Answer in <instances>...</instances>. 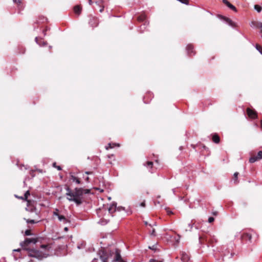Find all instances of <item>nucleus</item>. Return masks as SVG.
Wrapping results in <instances>:
<instances>
[{
	"label": "nucleus",
	"mask_w": 262,
	"mask_h": 262,
	"mask_svg": "<svg viewBox=\"0 0 262 262\" xmlns=\"http://www.w3.org/2000/svg\"><path fill=\"white\" fill-rule=\"evenodd\" d=\"M149 262H163V261H158L154 259H150Z\"/></svg>",
	"instance_id": "c9c22d12"
},
{
	"label": "nucleus",
	"mask_w": 262,
	"mask_h": 262,
	"mask_svg": "<svg viewBox=\"0 0 262 262\" xmlns=\"http://www.w3.org/2000/svg\"><path fill=\"white\" fill-rule=\"evenodd\" d=\"M249 25L252 28L260 27L262 29V23H258L255 21H252Z\"/></svg>",
	"instance_id": "f8f14e48"
},
{
	"label": "nucleus",
	"mask_w": 262,
	"mask_h": 262,
	"mask_svg": "<svg viewBox=\"0 0 262 262\" xmlns=\"http://www.w3.org/2000/svg\"><path fill=\"white\" fill-rule=\"evenodd\" d=\"M85 173L88 175H91L93 174V172L92 171H86Z\"/></svg>",
	"instance_id": "ea45409f"
},
{
	"label": "nucleus",
	"mask_w": 262,
	"mask_h": 262,
	"mask_svg": "<svg viewBox=\"0 0 262 262\" xmlns=\"http://www.w3.org/2000/svg\"><path fill=\"white\" fill-rule=\"evenodd\" d=\"M261 38H262V34H261Z\"/></svg>",
	"instance_id": "6e6d98bb"
},
{
	"label": "nucleus",
	"mask_w": 262,
	"mask_h": 262,
	"mask_svg": "<svg viewBox=\"0 0 262 262\" xmlns=\"http://www.w3.org/2000/svg\"><path fill=\"white\" fill-rule=\"evenodd\" d=\"M35 23L36 24H39L40 23V21L39 20H36V21Z\"/></svg>",
	"instance_id": "603ef678"
},
{
	"label": "nucleus",
	"mask_w": 262,
	"mask_h": 262,
	"mask_svg": "<svg viewBox=\"0 0 262 262\" xmlns=\"http://www.w3.org/2000/svg\"><path fill=\"white\" fill-rule=\"evenodd\" d=\"M88 1H89V4L90 5H92V4H93V2H92V0H88Z\"/></svg>",
	"instance_id": "a19ab883"
},
{
	"label": "nucleus",
	"mask_w": 262,
	"mask_h": 262,
	"mask_svg": "<svg viewBox=\"0 0 262 262\" xmlns=\"http://www.w3.org/2000/svg\"><path fill=\"white\" fill-rule=\"evenodd\" d=\"M238 173L237 172H236L234 173L233 175V179L235 181H236V183H237V176H238Z\"/></svg>",
	"instance_id": "cd10ccee"
},
{
	"label": "nucleus",
	"mask_w": 262,
	"mask_h": 262,
	"mask_svg": "<svg viewBox=\"0 0 262 262\" xmlns=\"http://www.w3.org/2000/svg\"><path fill=\"white\" fill-rule=\"evenodd\" d=\"M212 140L215 143H219L220 141V138L216 134H213L211 135Z\"/></svg>",
	"instance_id": "4468645a"
},
{
	"label": "nucleus",
	"mask_w": 262,
	"mask_h": 262,
	"mask_svg": "<svg viewBox=\"0 0 262 262\" xmlns=\"http://www.w3.org/2000/svg\"><path fill=\"white\" fill-rule=\"evenodd\" d=\"M26 221V222L28 224H35L39 222V221H36L34 220H30V219H25Z\"/></svg>",
	"instance_id": "412c9836"
},
{
	"label": "nucleus",
	"mask_w": 262,
	"mask_h": 262,
	"mask_svg": "<svg viewBox=\"0 0 262 262\" xmlns=\"http://www.w3.org/2000/svg\"><path fill=\"white\" fill-rule=\"evenodd\" d=\"M146 166L147 167H149V168H152V166H153V163L152 162H150V161H148L147 163H146Z\"/></svg>",
	"instance_id": "a878e982"
},
{
	"label": "nucleus",
	"mask_w": 262,
	"mask_h": 262,
	"mask_svg": "<svg viewBox=\"0 0 262 262\" xmlns=\"http://www.w3.org/2000/svg\"><path fill=\"white\" fill-rule=\"evenodd\" d=\"M187 53L189 56H192L195 54L193 52V47L191 45H187L186 47Z\"/></svg>",
	"instance_id": "9b49d317"
},
{
	"label": "nucleus",
	"mask_w": 262,
	"mask_h": 262,
	"mask_svg": "<svg viewBox=\"0 0 262 262\" xmlns=\"http://www.w3.org/2000/svg\"><path fill=\"white\" fill-rule=\"evenodd\" d=\"M223 3L226 5L229 8L231 9L234 12H237V9L236 7L233 6L232 4H231L229 2H228L227 0H222Z\"/></svg>",
	"instance_id": "0eeeda50"
},
{
	"label": "nucleus",
	"mask_w": 262,
	"mask_h": 262,
	"mask_svg": "<svg viewBox=\"0 0 262 262\" xmlns=\"http://www.w3.org/2000/svg\"><path fill=\"white\" fill-rule=\"evenodd\" d=\"M65 189L67 191L66 195L67 200L70 202H74L77 205H79L82 203L81 196L84 193H88L90 191L89 189H83L82 188H76L73 191L67 185L65 187Z\"/></svg>",
	"instance_id": "f257e3e1"
},
{
	"label": "nucleus",
	"mask_w": 262,
	"mask_h": 262,
	"mask_svg": "<svg viewBox=\"0 0 262 262\" xmlns=\"http://www.w3.org/2000/svg\"><path fill=\"white\" fill-rule=\"evenodd\" d=\"M124 210V208L123 207H117V211H120L121 210Z\"/></svg>",
	"instance_id": "72a5a7b5"
},
{
	"label": "nucleus",
	"mask_w": 262,
	"mask_h": 262,
	"mask_svg": "<svg viewBox=\"0 0 262 262\" xmlns=\"http://www.w3.org/2000/svg\"><path fill=\"white\" fill-rule=\"evenodd\" d=\"M255 48L257 51H259L262 48V47L259 45L258 44H256L255 45Z\"/></svg>",
	"instance_id": "2f4dec72"
},
{
	"label": "nucleus",
	"mask_w": 262,
	"mask_h": 262,
	"mask_svg": "<svg viewBox=\"0 0 262 262\" xmlns=\"http://www.w3.org/2000/svg\"><path fill=\"white\" fill-rule=\"evenodd\" d=\"M193 223H192V221H191L190 223L187 224V227H186L184 229L185 231H191L193 228Z\"/></svg>",
	"instance_id": "f3484780"
},
{
	"label": "nucleus",
	"mask_w": 262,
	"mask_h": 262,
	"mask_svg": "<svg viewBox=\"0 0 262 262\" xmlns=\"http://www.w3.org/2000/svg\"><path fill=\"white\" fill-rule=\"evenodd\" d=\"M214 217L211 216L208 218V221L209 223H211L212 222H213L214 221Z\"/></svg>",
	"instance_id": "473e14b6"
},
{
	"label": "nucleus",
	"mask_w": 262,
	"mask_h": 262,
	"mask_svg": "<svg viewBox=\"0 0 262 262\" xmlns=\"http://www.w3.org/2000/svg\"><path fill=\"white\" fill-rule=\"evenodd\" d=\"M140 206H142V207H143L145 206V201H144L143 202H142L140 204Z\"/></svg>",
	"instance_id": "58836bf2"
},
{
	"label": "nucleus",
	"mask_w": 262,
	"mask_h": 262,
	"mask_svg": "<svg viewBox=\"0 0 262 262\" xmlns=\"http://www.w3.org/2000/svg\"><path fill=\"white\" fill-rule=\"evenodd\" d=\"M35 41L36 42V43H38V37H35Z\"/></svg>",
	"instance_id": "37998d69"
},
{
	"label": "nucleus",
	"mask_w": 262,
	"mask_h": 262,
	"mask_svg": "<svg viewBox=\"0 0 262 262\" xmlns=\"http://www.w3.org/2000/svg\"><path fill=\"white\" fill-rule=\"evenodd\" d=\"M53 167L56 168L58 170H61V167L60 166H57L56 163L53 164Z\"/></svg>",
	"instance_id": "c85d7f7f"
},
{
	"label": "nucleus",
	"mask_w": 262,
	"mask_h": 262,
	"mask_svg": "<svg viewBox=\"0 0 262 262\" xmlns=\"http://www.w3.org/2000/svg\"><path fill=\"white\" fill-rule=\"evenodd\" d=\"M25 235H31V231L30 230H27L25 231Z\"/></svg>",
	"instance_id": "7c9ffc66"
},
{
	"label": "nucleus",
	"mask_w": 262,
	"mask_h": 262,
	"mask_svg": "<svg viewBox=\"0 0 262 262\" xmlns=\"http://www.w3.org/2000/svg\"><path fill=\"white\" fill-rule=\"evenodd\" d=\"M58 211L59 210L58 209H56L53 212V215L57 216L59 221L62 222L64 224L67 223L68 222V220L64 215L59 214L58 213Z\"/></svg>",
	"instance_id": "20e7f679"
},
{
	"label": "nucleus",
	"mask_w": 262,
	"mask_h": 262,
	"mask_svg": "<svg viewBox=\"0 0 262 262\" xmlns=\"http://www.w3.org/2000/svg\"><path fill=\"white\" fill-rule=\"evenodd\" d=\"M254 9L258 12H260L261 11V9H262L261 7L260 6L258 5H255L254 6Z\"/></svg>",
	"instance_id": "4be33fe9"
},
{
	"label": "nucleus",
	"mask_w": 262,
	"mask_h": 262,
	"mask_svg": "<svg viewBox=\"0 0 262 262\" xmlns=\"http://www.w3.org/2000/svg\"><path fill=\"white\" fill-rule=\"evenodd\" d=\"M144 223L146 226H149L150 227H152L153 226H156L157 225L156 222H154L152 224H149L147 221H144Z\"/></svg>",
	"instance_id": "5701e85b"
},
{
	"label": "nucleus",
	"mask_w": 262,
	"mask_h": 262,
	"mask_svg": "<svg viewBox=\"0 0 262 262\" xmlns=\"http://www.w3.org/2000/svg\"><path fill=\"white\" fill-rule=\"evenodd\" d=\"M260 128L262 129V120H260Z\"/></svg>",
	"instance_id": "49530a36"
},
{
	"label": "nucleus",
	"mask_w": 262,
	"mask_h": 262,
	"mask_svg": "<svg viewBox=\"0 0 262 262\" xmlns=\"http://www.w3.org/2000/svg\"><path fill=\"white\" fill-rule=\"evenodd\" d=\"M144 19H145V17L143 16H140L138 17V20L139 21H143Z\"/></svg>",
	"instance_id": "f704fd0d"
},
{
	"label": "nucleus",
	"mask_w": 262,
	"mask_h": 262,
	"mask_svg": "<svg viewBox=\"0 0 262 262\" xmlns=\"http://www.w3.org/2000/svg\"><path fill=\"white\" fill-rule=\"evenodd\" d=\"M35 210V209H31V211H33V210Z\"/></svg>",
	"instance_id": "864d4df0"
},
{
	"label": "nucleus",
	"mask_w": 262,
	"mask_h": 262,
	"mask_svg": "<svg viewBox=\"0 0 262 262\" xmlns=\"http://www.w3.org/2000/svg\"><path fill=\"white\" fill-rule=\"evenodd\" d=\"M74 11L76 14L79 15L81 11V7L79 5H76L74 7Z\"/></svg>",
	"instance_id": "a211bd4d"
},
{
	"label": "nucleus",
	"mask_w": 262,
	"mask_h": 262,
	"mask_svg": "<svg viewBox=\"0 0 262 262\" xmlns=\"http://www.w3.org/2000/svg\"><path fill=\"white\" fill-rule=\"evenodd\" d=\"M70 179L72 180L73 182H75L77 184H80L81 182L77 177L74 176L72 173L70 174Z\"/></svg>",
	"instance_id": "2eb2a0df"
},
{
	"label": "nucleus",
	"mask_w": 262,
	"mask_h": 262,
	"mask_svg": "<svg viewBox=\"0 0 262 262\" xmlns=\"http://www.w3.org/2000/svg\"><path fill=\"white\" fill-rule=\"evenodd\" d=\"M114 147V146H112L111 143H109L107 146H106L105 148L106 150H108L110 148H113Z\"/></svg>",
	"instance_id": "bb28decb"
},
{
	"label": "nucleus",
	"mask_w": 262,
	"mask_h": 262,
	"mask_svg": "<svg viewBox=\"0 0 262 262\" xmlns=\"http://www.w3.org/2000/svg\"><path fill=\"white\" fill-rule=\"evenodd\" d=\"M42 247H46V246L42 245Z\"/></svg>",
	"instance_id": "5fc2aeb1"
},
{
	"label": "nucleus",
	"mask_w": 262,
	"mask_h": 262,
	"mask_svg": "<svg viewBox=\"0 0 262 262\" xmlns=\"http://www.w3.org/2000/svg\"><path fill=\"white\" fill-rule=\"evenodd\" d=\"M247 114L248 117L251 119H255L257 117V113L255 111L250 108H247Z\"/></svg>",
	"instance_id": "39448f33"
},
{
	"label": "nucleus",
	"mask_w": 262,
	"mask_h": 262,
	"mask_svg": "<svg viewBox=\"0 0 262 262\" xmlns=\"http://www.w3.org/2000/svg\"><path fill=\"white\" fill-rule=\"evenodd\" d=\"M29 195H30V192H29V191L28 190L25 192V193L24 194V198H22V199H23L25 200H27Z\"/></svg>",
	"instance_id": "b1692460"
},
{
	"label": "nucleus",
	"mask_w": 262,
	"mask_h": 262,
	"mask_svg": "<svg viewBox=\"0 0 262 262\" xmlns=\"http://www.w3.org/2000/svg\"><path fill=\"white\" fill-rule=\"evenodd\" d=\"M203 148H204V149H208V148L207 147H206L205 146H203Z\"/></svg>",
	"instance_id": "3c124183"
},
{
	"label": "nucleus",
	"mask_w": 262,
	"mask_h": 262,
	"mask_svg": "<svg viewBox=\"0 0 262 262\" xmlns=\"http://www.w3.org/2000/svg\"><path fill=\"white\" fill-rule=\"evenodd\" d=\"M256 157L258 159V160L262 159V151H259L257 153V155L256 156Z\"/></svg>",
	"instance_id": "393cba45"
},
{
	"label": "nucleus",
	"mask_w": 262,
	"mask_h": 262,
	"mask_svg": "<svg viewBox=\"0 0 262 262\" xmlns=\"http://www.w3.org/2000/svg\"><path fill=\"white\" fill-rule=\"evenodd\" d=\"M41 19L42 20V21L43 22L44 20H46V18H45V17H41Z\"/></svg>",
	"instance_id": "c03bdc74"
},
{
	"label": "nucleus",
	"mask_w": 262,
	"mask_h": 262,
	"mask_svg": "<svg viewBox=\"0 0 262 262\" xmlns=\"http://www.w3.org/2000/svg\"><path fill=\"white\" fill-rule=\"evenodd\" d=\"M89 24L92 27H96L98 25V20L94 17H92L89 20Z\"/></svg>",
	"instance_id": "6e6552de"
},
{
	"label": "nucleus",
	"mask_w": 262,
	"mask_h": 262,
	"mask_svg": "<svg viewBox=\"0 0 262 262\" xmlns=\"http://www.w3.org/2000/svg\"><path fill=\"white\" fill-rule=\"evenodd\" d=\"M150 234L151 236H156V231H155V229H152L151 232L150 233Z\"/></svg>",
	"instance_id": "c756f323"
},
{
	"label": "nucleus",
	"mask_w": 262,
	"mask_h": 262,
	"mask_svg": "<svg viewBox=\"0 0 262 262\" xmlns=\"http://www.w3.org/2000/svg\"><path fill=\"white\" fill-rule=\"evenodd\" d=\"M212 214H213L214 215H217V211L213 212H212Z\"/></svg>",
	"instance_id": "79ce46f5"
},
{
	"label": "nucleus",
	"mask_w": 262,
	"mask_h": 262,
	"mask_svg": "<svg viewBox=\"0 0 262 262\" xmlns=\"http://www.w3.org/2000/svg\"><path fill=\"white\" fill-rule=\"evenodd\" d=\"M190 259L189 256L185 252H182L181 254V260L183 262H189Z\"/></svg>",
	"instance_id": "1a4fd4ad"
},
{
	"label": "nucleus",
	"mask_w": 262,
	"mask_h": 262,
	"mask_svg": "<svg viewBox=\"0 0 262 262\" xmlns=\"http://www.w3.org/2000/svg\"><path fill=\"white\" fill-rule=\"evenodd\" d=\"M121 259V256L120 255V251L119 249H116L115 251V257L113 260V261H120Z\"/></svg>",
	"instance_id": "9d476101"
},
{
	"label": "nucleus",
	"mask_w": 262,
	"mask_h": 262,
	"mask_svg": "<svg viewBox=\"0 0 262 262\" xmlns=\"http://www.w3.org/2000/svg\"><path fill=\"white\" fill-rule=\"evenodd\" d=\"M112 146H114V147L115 146H118V147L120 146V145L118 143H112Z\"/></svg>",
	"instance_id": "4c0bfd02"
},
{
	"label": "nucleus",
	"mask_w": 262,
	"mask_h": 262,
	"mask_svg": "<svg viewBox=\"0 0 262 262\" xmlns=\"http://www.w3.org/2000/svg\"><path fill=\"white\" fill-rule=\"evenodd\" d=\"M13 2L15 4H16L18 5V7H19V9H23L22 7V0H13Z\"/></svg>",
	"instance_id": "6ab92c4d"
},
{
	"label": "nucleus",
	"mask_w": 262,
	"mask_h": 262,
	"mask_svg": "<svg viewBox=\"0 0 262 262\" xmlns=\"http://www.w3.org/2000/svg\"><path fill=\"white\" fill-rule=\"evenodd\" d=\"M20 249H15V250H14L13 251H20Z\"/></svg>",
	"instance_id": "de8ad7c7"
},
{
	"label": "nucleus",
	"mask_w": 262,
	"mask_h": 262,
	"mask_svg": "<svg viewBox=\"0 0 262 262\" xmlns=\"http://www.w3.org/2000/svg\"><path fill=\"white\" fill-rule=\"evenodd\" d=\"M102 262H108V259L112 256V253L111 251L101 249L97 253Z\"/></svg>",
	"instance_id": "f03ea898"
},
{
	"label": "nucleus",
	"mask_w": 262,
	"mask_h": 262,
	"mask_svg": "<svg viewBox=\"0 0 262 262\" xmlns=\"http://www.w3.org/2000/svg\"><path fill=\"white\" fill-rule=\"evenodd\" d=\"M84 180L85 181L88 182V183H89L90 182V178L89 177H86L84 178Z\"/></svg>",
	"instance_id": "e433bc0d"
},
{
	"label": "nucleus",
	"mask_w": 262,
	"mask_h": 262,
	"mask_svg": "<svg viewBox=\"0 0 262 262\" xmlns=\"http://www.w3.org/2000/svg\"><path fill=\"white\" fill-rule=\"evenodd\" d=\"M259 52L262 55V48L259 51Z\"/></svg>",
	"instance_id": "09e8293b"
},
{
	"label": "nucleus",
	"mask_w": 262,
	"mask_h": 262,
	"mask_svg": "<svg viewBox=\"0 0 262 262\" xmlns=\"http://www.w3.org/2000/svg\"><path fill=\"white\" fill-rule=\"evenodd\" d=\"M223 18L229 26L233 27L235 26V23L231 19L226 17H224Z\"/></svg>",
	"instance_id": "dca6fc26"
},
{
	"label": "nucleus",
	"mask_w": 262,
	"mask_h": 262,
	"mask_svg": "<svg viewBox=\"0 0 262 262\" xmlns=\"http://www.w3.org/2000/svg\"><path fill=\"white\" fill-rule=\"evenodd\" d=\"M107 209L109 213L113 214L117 211V204L116 203H113L110 205Z\"/></svg>",
	"instance_id": "423d86ee"
},
{
	"label": "nucleus",
	"mask_w": 262,
	"mask_h": 262,
	"mask_svg": "<svg viewBox=\"0 0 262 262\" xmlns=\"http://www.w3.org/2000/svg\"><path fill=\"white\" fill-rule=\"evenodd\" d=\"M103 9H104V8H103V7H102V8H101V9H100V12H103Z\"/></svg>",
	"instance_id": "a18cd8bd"
},
{
	"label": "nucleus",
	"mask_w": 262,
	"mask_h": 262,
	"mask_svg": "<svg viewBox=\"0 0 262 262\" xmlns=\"http://www.w3.org/2000/svg\"><path fill=\"white\" fill-rule=\"evenodd\" d=\"M258 160V159H257L256 156H252L249 159V162L253 163Z\"/></svg>",
	"instance_id": "aec40b11"
},
{
	"label": "nucleus",
	"mask_w": 262,
	"mask_h": 262,
	"mask_svg": "<svg viewBox=\"0 0 262 262\" xmlns=\"http://www.w3.org/2000/svg\"><path fill=\"white\" fill-rule=\"evenodd\" d=\"M241 238L242 239L248 240L251 242L252 235L251 233H245L242 235Z\"/></svg>",
	"instance_id": "ddd939ff"
},
{
	"label": "nucleus",
	"mask_w": 262,
	"mask_h": 262,
	"mask_svg": "<svg viewBox=\"0 0 262 262\" xmlns=\"http://www.w3.org/2000/svg\"><path fill=\"white\" fill-rule=\"evenodd\" d=\"M64 230L65 231H68V227H65V228H64Z\"/></svg>",
	"instance_id": "8fccbe9b"
},
{
	"label": "nucleus",
	"mask_w": 262,
	"mask_h": 262,
	"mask_svg": "<svg viewBox=\"0 0 262 262\" xmlns=\"http://www.w3.org/2000/svg\"><path fill=\"white\" fill-rule=\"evenodd\" d=\"M37 241V238H26L25 240L21 243H20V246L25 248L27 249L26 247L28 246L30 244H36Z\"/></svg>",
	"instance_id": "7ed1b4c3"
}]
</instances>
